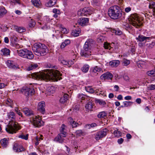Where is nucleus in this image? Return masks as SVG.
<instances>
[{"mask_svg": "<svg viewBox=\"0 0 155 155\" xmlns=\"http://www.w3.org/2000/svg\"><path fill=\"white\" fill-rule=\"evenodd\" d=\"M62 74L58 70L45 69L41 72L35 73L32 74V78L38 80H43L46 81H57L62 79Z\"/></svg>", "mask_w": 155, "mask_h": 155, "instance_id": "nucleus-1", "label": "nucleus"}, {"mask_svg": "<svg viewBox=\"0 0 155 155\" xmlns=\"http://www.w3.org/2000/svg\"><path fill=\"white\" fill-rule=\"evenodd\" d=\"M7 117L11 120L9 121L6 130L8 133L11 134L15 133L19 130L18 123L15 121V113L13 111H10L7 113Z\"/></svg>", "mask_w": 155, "mask_h": 155, "instance_id": "nucleus-2", "label": "nucleus"}, {"mask_svg": "<svg viewBox=\"0 0 155 155\" xmlns=\"http://www.w3.org/2000/svg\"><path fill=\"white\" fill-rule=\"evenodd\" d=\"M108 14L112 19H117L124 18L125 13L119 6L115 5L110 8L108 11Z\"/></svg>", "mask_w": 155, "mask_h": 155, "instance_id": "nucleus-3", "label": "nucleus"}, {"mask_svg": "<svg viewBox=\"0 0 155 155\" xmlns=\"http://www.w3.org/2000/svg\"><path fill=\"white\" fill-rule=\"evenodd\" d=\"M143 18L136 13L131 14L129 17L130 23L136 28H138L142 25V21Z\"/></svg>", "mask_w": 155, "mask_h": 155, "instance_id": "nucleus-4", "label": "nucleus"}, {"mask_svg": "<svg viewBox=\"0 0 155 155\" xmlns=\"http://www.w3.org/2000/svg\"><path fill=\"white\" fill-rule=\"evenodd\" d=\"M32 50L35 54L38 56L44 55L48 51L47 46L41 43L35 44L32 47Z\"/></svg>", "mask_w": 155, "mask_h": 155, "instance_id": "nucleus-5", "label": "nucleus"}, {"mask_svg": "<svg viewBox=\"0 0 155 155\" xmlns=\"http://www.w3.org/2000/svg\"><path fill=\"white\" fill-rule=\"evenodd\" d=\"M17 52L19 56L31 60L34 58L32 52L26 49L18 50Z\"/></svg>", "mask_w": 155, "mask_h": 155, "instance_id": "nucleus-6", "label": "nucleus"}, {"mask_svg": "<svg viewBox=\"0 0 155 155\" xmlns=\"http://www.w3.org/2000/svg\"><path fill=\"white\" fill-rule=\"evenodd\" d=\"M30 121L31 124L36 127H39L44 124V123L41 120V118L35 115L30 117Z\"/></svg>", "mask_w": 155, "mask_h": 155, "instance_id": "nucleus-7", "label": "nucleus"}, {"mask_svg": "<svg viewBox=\"0 0 155 155\" xmlns=\"http://www.w3.org/2000/svg\"><path fill=\"white\" fill-rule=\"evenodd\" d=\"M108 131L107 129L105 128L96 132L95 134V140H102V138L106 136Z\"/></svg>", "mask_w": 155, "mask_h": 155, "instance_id": "nucleus-8", "label": "nucleus"}, {"mask_svg": "<svg viewBox=\"0 0 155 155\" xmlns=\"http://www.w3.org/2000/svg\"><path fill=\"white\" fill-rule=\"evenodd\" d=\"M81 56L87 58L91 55V51L90 47L86 44L84 45L83 48L81 50Z\"/></svg>", "mask_w": 155, "mask_h": 155, "instance_id": "nucleus-9", "label": "nucleus"}, {"mask_svg": "<svg viewBox=\"0 0 155 155\" xmlns=\"http://www.w3.org/2000/svg\"><path fill=\"white\" fill-rule=\"evenodd\" d=\"M103 66L102 65H101V66H95L92 68V71H91V75L93 77L97 76L98 74L97 72H103Z\"/></svg>", "mask_w": 155, "mask_h": 155, "instance_id": "nucleus-10", "label": "nucleus"}, {"mask_svg": "<svg viewBox=\"0 0 155 155\" xmlns=\"http://www.w3.org/2000/svg\"><path fill=\"white\" fill-rule=\"evenodd\" d=\"M22 92L26 96H31L34 94L35 93L34 89L32 87H25L23 89Z\"/></svg>", "mask_w": 155, "mask_h": 155, "instance_id": "nucleus-11", "label": "nucleus"}, {"mask_svg": "<svg viewBox=\"0 0 155 155\" xmlns=\"http://www.w3.org/2000/svg\"><path fill=\"white\" fill-rule=\"evenodd\" d=\"M91 14V11L88 8L85 7L81 10L79 11L78 12V15L81 16H88Z\"/></svg>", "mask_w": 155, "mask_h": 155, "instance_id": "nucleus-12", "label": "nucleus"}, {"mask_svg": "<svg viewBox=\"0 0 155 155\" xmlns=\"http://www.w3.org/2000/svg\"><path fill=\"white\" fill-rule=\"evenodd\" d=\"M89 19L87 18H81L77 21V24L79 25L84 26L87 25L88 23Z\"/></svg>", "mask_w": 155, "mask_h": 155, "instance_id": "nucleus-13", "label": "nucleus"}, {"mask_svg": "<svg viewBox=\"0 0 155 155\" xmlns=\"http://www.w3.org/2000/svg\"><path fill=\"white\" fill-rule=\"evenodd\" d=\"M22 110L27 116L31 117H32L35 115L34 114L33 111L30 108L28 107H24L23 108Z\"/></svg>", "mask_w": 155, "mask_h": 155, "instance_id": "nucleus-14", "label": "nucleus"}, {"mask_svg": "<svg viewBox=\"0 0 155 155\" xmlns=\"http://www.w3.org/2000/svg\"><path fill=\"white\" fill-rule=\"evenodd\" d=\"M58 60V61L63 64L68 65L69 66L73 64L72 61H67L66 60L64 59L62 56H60L59 57Z\"/></svg>", "mask_w": 155, "mask_h": 155, "instance_id": "nucleus-15", "label": "nucleus"}, {"mask_svg": "<svg viewBox=\"0 0 155 155\" xmlns=\"http://www.w3.org/2000/svg\"><path fill=\"white\" fill-rule=\"evenodd\" d=\"M13 149L16 152H20L25 151V149L23 146L18 143H15L13 146Z\"/></svg>", "mask_w": 155, "mask_h": 155, "instance_id": "nucleus-16", "label": "nucleus"}, {"mask_svg": "<svg viewBox=\"0 0 155 155\" xmlns=\"http://www.w3.org/2000/svg\"><path fill=\"white\" fill-rule=\"evenodd\" d=\"M45 103L43 101L39 102L38 104V110L43 114H44L45 112Z\"/></svg>", "mask_w": 155, "mask_h": 155, "instance_id": "nucleus-17", "label": "nucleus"}, {"mask_svg": "<svg viewBox=\"0 0 155 155\" xmlns=\"http://www.w3.org/2000/svg\"><path fill=\"white\" fill-rule=\"evenodd\" d=\"M113 77V74L107 72L102 75L101 76V78L103 79H110L111 80Z\"/></svg>", "mask_w": 155, "mask_h": 155, "instance_id": "nucleus-18", "label": "nucleus"}, {"mask_svg": "<svg viewBox=\"0 0 155 155\" xmlns=\"http://www.w3.org/2000/svg\"><path fill=\"white\" fill-rule=\"evenodd\" d=\"M6 64L8 67L10 68L13 69L19 68L17 64L15 65L12 61L8 60L7 61Z\"/></svg>", "mask_w": 155, "mask_h": 155, "instance_id": "nucleus-19", "label": "nucleus"}, {"mask_svg": "<svg viewBox=\"0 0 155 155\" xmlns=\"http://www.w3.org/2000/svg\"><path fill=\"white\" fill-rule=\"evenodd\" d=\"M151 38L150 37L145 36L143 35H140L138 37L136 38V39L138 41L143 42L147 40H149Z\"/></svg>", "mask_w": 155, "mask_h": 155, "instance_id": "nucleus-20", "label": "nucleus"}, {"mask_svg": "<svg viewBox=\"0 0 155 155\" xmlns=\"http://www.w3.org/2000/svg\"><path fill=\"white\" fill-rule=\"evenodd\" d=\"M65 137L62 136V135L59 134L54 138V141L60 143H62L64 140Z\"/></svg>", "mask_w": 155, "mask_h": 155, "instance_id": "nucleus-21", "label": "nucleus"}, {"mask_svg": "<svg viewBox=\"0 0 155 155\" xmlns=\"http://www.w3.org/2000/svg\"><path fill=\"white\" fill-rule=\"evenodd\" d=\"M0 144L3 148H6L8 144V139L4 138L0 141Z\"/></svg>", "mask_w": 155, "mask_h": 155, "instance_id": "nucleus-22", "label": "nucleus"}, {"mask_svg": "<svg viewBox=\"0 0 155 155\" xmlns=\"http://www.w3.org/2000/svg\"><path fill=\"white\" fill-rule=\"evenodd\" d=\"M81 30L80 28H78L77 29H74L72 31L71 35L74 37H76L79 35L81 33Z\"/></svg>", "mask_w": 155, "mask_h": 155, "instance_id": "nucleus-23", "label": "nucleus"}, {"mask_svg": "<svg viewBox=\"0 0 155 155\" xmlns=\"http://www.w3.org/2000/svg\"><path fill=\"white\" fill-rule=\"evenodd\" d=\"M65 125L64 124L62 125L60 129V133H59V134L62 135V136L64 137H66L67 134V133L65 131Z\"/></svg>", "mask_w": 155, "mask_h": 155, "instance_id": "nucleus-24", "label": "nucleus"}, {"mask_svg": "<svg viewBox=\"0 0 155 155\" xmlns=\"http://www.w3.org/2000/svg\"><path fill=\"white\" fill-rule=\"evenodd\" d=\"M48 2L46 3L45 6L48 7H50L53 6L56 4L57 0H48Z\"/></svg>", "mask_w": 155, "mask_h": 155, "instance_id": "nucleus-25", "label": "nucleus"}, {"mask_svg": "<svg viewBox=\"0 0 155 155\" xmlns=\"http://www.w3.org/2000/svg\"><path fill=\"white\" fill-rule=\"evenodd\" d=\"M31 2L35 6L38 8L41 7V2L40 0H31Z\"/></svg>", "mask_w": 155, "mask_h": 155, "instance_id": "nucleus-26", "label": "nucleus"}, {"mask_svg": "<svg viewBox=\"0 0 155 155\" xmlns=\"http://www.w3.org/2000/svg\"><path fill=\"white\" fill-rule=\"evenodd\" d=\"M120 61L118 60H113L109 62V65L111 67H117L120 64Z\"/></svg>", "mask_w": 155, "mask_h": 155, "instance_id": "nucleus-27", "label": "nucleus"}, {"mask_svg": "<svg viewBox=\"0 0 155 155\" xmlns=\"http://www.w3.org/2000/svg\"><path fill=\"white\" fill-rule=\"evenodd\" d=\"M7 13V11L4 7H0V18L3 17Z\"/></svg>", "mask_w": 155, "mask_h": 155, "instance_id": "nucleus-28", "label": "nucleus"}, {"mask_svg": "<svg viewBox=\"0 0 155 155\" xmlns=\"http://www.w3.org/2000/svg\"><path fill=\"white\" fill-rule=\"evenodd\" d=\"M68 95L67 94H64L63 96L62 97L60 100V101L62 103H64L68 100Z\"/></svg>", "mask_w": 155, "mask_h": 155, "instance_id": "nucleus-29", "label": "nucleus"}, {"mask_svg": "<svg viewBox=\"0 0 155 155\" xmlns=\"http://www.w3.org/2000/svg\"><path fill=\"white\" fill-rule=\"evenodd\" d=\"M68 120L69 121L70 120V122L72 128L76 127L79 125L78 124L73 120L71 117H70L68 118Z\"/></svg>", "mask_w": 155, "mask_h": 155, "instance_id": "nucleus-30", "label": "nucleus"}, {"mask_svg": "<svg viewBox=\"0 0 155 155\" xmlns=\"http://www.w3.org/2000/svg\"><path fill=\"white\" fill-rule=\"evenodd\" d=\"M1 54L4 55H7L10 54V50L6 48H4L1 51Z\"/></svg>", "mask_w": 155, "mask_h": 155, "instance_id": "nucleus-31", "label": "nucleus"}, {"mask_svg": "<svg viewBox=\"0 0 155 155\" xmlns=\"http://www.w3.org/2000/svg\"><path fill=\"white\" fill-rule=\"evenodd\" d=\"M14 28L16 30L20 33L24 32L25 31V29L23 27H18L16 26H14Z\"/></svg>", "mask_w": 155, "mask_h": 155, "instance_id": "nucleus-32", "label": "nucleus"}, {"mask_svg": "<svg viewBox=\"0 0 155 155\" xmlns=\"http://www.w3.org/2000/svg\"><path fill=\"white\" fill-rule=\"evenodd\" d=\"M70 43V41L69 39L65 40L64 42H63L61 45L60 47L61 48H64L66 46Z\"/></svg>", "mask_w": 155, "mask_h": 155, "instance_id": "nucleus-33", "label": "nucleus"}, {"mask_svg": "<svg viewBox=\"0 0 155 155\" xmlns=\"http://www.w3.org/2000/svg\"><path fill=\"white\" fill-rule=\"evenodd\" d=\"M93 104L92 102H89L85 106V108L88 110H91L93 107Z\"/></svg>", "mask_w": 155, "mask_h": 155, "instance_id": "nucleus-34", "label": "nucleus"}, {"mask_svg": "<svg viewBox=\"0 0 155 155\" xmlns=\"http://www.w3.org/2000/svg\"><path fill=\"white\" fill-rule=\"evenodd\" d=\"M77 97L79 100H81V101H82L83 100L86 99L88 97L83 94H79L78 95Z\"/></svg>", "mask_w": 155, "mask_h": 155, "instance_id": "nucleus-35", "label": "nucleus"}, {"mask_svg": "<svg viewBox=\"0 0 155 155\" xmlns=\"http://www.w3.org/2000/svg\"><path fill=\"white\" fill-rule=\"evenodd\" d=\"M113 33H114L116 35H120L122 34V32L118 29H113L111 30Z\"/></svg>", "mask_w": 155, "mask_h": 155, "instance_id": "nucleus-36", "label": "nucleus"}, {"mask_svg": "<svg viewBox=\"0 0 155 155\" xmlns=\"http://www.w3.org/2000/svg\"><path fill=\"white\" fill-rule=\"evenodd\" d=\"M107 115V113L105 111H102L99 113L97 114V116L98 118H104Z\"/></svg>", "mask_w": 155, "mask_h": 155, "instance_id": "nucleus-37", "label": "nucleus"}, {"mask_svg": "<svg viewBox=\"0 0 155 155\" xmlns=\"http://www.w3.org/2000/svg\"><path fill=\"white\" fill-rule=\"evenodd\" d=\"M38 65L37 64H31L27 68V70L29 71L32 70L33 69H35L38 67Z\"/></svg>", "mask_w": 155, "mask_h": 155, "instance_id": "nucleus-38", "label": "nucleus"}, {"mask_svg": "<svg viewBox=\"0 0 155 155\" xmlns=\"http://www.w3.org/2000/svg\"><path fill=\"white\" fill-rule=\"evenodd\" d=\"M145 64V62L141 60L139 61L137 63L138 67L140 68H141L144 67Z\"/></svg>", "mask_w": 155, "mask_h": 155, "instance_id": "nucleus-39", "label": "nucleus"}, {"mask_svg": "<svg viewBox=\"0 0 155 155\" xmlns=\"http://www.w3.org/2000/svg\"><path fill=\"white\" fill-rule=\"evenodd\" d=\"M6 104L11 107H13V101L10 99H8L5 101Z\"/></svg>", "mask_w": 155, "mask_h": 155, "instance_id": "nucleus-40", "label": "nucleus"}, {"mask_svg": "<svg viewBox=\"0 0 155 155\" xmlns=\"http://www.w3.org/2000/svg\"><path fill=\"white\" fill-rule=\"evenodd\" d=\"M85 90L87 92L91 94L95 92V91L93 89L92 87L90 86H88L87 87H85Z\"/></svg>", "mask_w": 155, "mask_h": 155, "instance_id": "nucleus-41", "label": "nucleus"}, {"mask_svg": "<svg viewBox=\"0 0 155 155\" xmlns=\"http://www.w3.org/2000/svg\"><path fill=\"white\" fill-rule=\"evenodd\" d=\"M104 47L106 49H108L110 50L113 49V48L111 47L110 44L107 42H104Z\"/></svg>", "mask_w": 155, "mask_h": 155, "instance_id": "nucleus-42", "label": "nucleus"}, {"mask_svg": "<svg viewBox=\"0 0 155 155\" xmlns=\"http://www.w3.org/2000/svg\"><path fill=\"white\" fill-rule=\"evenodd\" d=\"M28 134H21L19 135L18 137L22 139L27 140L28 139Z\"/></svg>", "mask_w": 155, "mask_h": 155, "instance_id": "nucleus-43", "label": "nucleus"}, {"mask_svg": "<svg viewBox=\"0 0 155 155\" xmlns=\"http://www.w3.org/2000/svg\"><path fill=\"white\" fill-rule=\"evenodd\" d=\"M114 134L115 137L118 138L121 136L122 133L120 131H119L118 130H115L114 132Z\"/></svg>", "mask_w": 155, "mask_h": 155, "instance_id": "nucleus-44", "label": "nucleus"}, {"mask_svg": "<svg viewBox=\"0 0 155 155\" xmlns=\"http://www.w3.org/2000/svg\"><path fill=\"white\" fill-rule=\"evenodd\" d=\"M59 27L61 33L67 34L68 33V32L66 28H64L62 25H60Z\"/></svg>", "mask_w": 155, "mask_h": 155, "instance_id": "nucleus-45", "label": "nucleus"}, {"mask_svg": "<svg viewBox=\"0 0 155 155\" xmlns=\"http://www.w3.org/2000/svg\"><path fill=\"white\" fill-rule=\"evenodd\" d=\"M89 68V66L87 64H85L82 68V70L83 72L86 73L88 71Z\"/></svg>", "mask_w": 155, "mask_h": 155, "instance_id": "nucleus-46", "label": "nucleus"}, {"mask_svg": "<svg viewBox=\"0 0 155 155\" xmlns=\"http://www.w3.org/2000/svg\"><path fill=\"white\" fill-rule=\"evenodd\" d=\"M93 41H94L93 39H88L86 41L84 45L86 44L89 47H90V46H91V45L93 42Z\"/></svg>", "mask_w": 155, "mask_h": 155, "instance_id": "nucleus-47", "label": "nucleus"}, {"mask_svg": "<svg viewBox=\"0 0 155 155\" xmlns=\"http://www.w3.org/2000/svg\"><path fill=\"white\" fill-rule=\"evenodd\" d=\"M122 63L124 66H127L130 63V60L124 58L123 60Z\"/></svg>", "mask_w": 155, "mask_h": 155, "instance_id": "nucleus-48", "label": "nucleus"}, {"mask_svg": "<svg viewBox=\"0 0 155 155\" xmlns=\"http://www.w3.org/2000/svg\"><path fill=\"white\" fill-rule=\"evenodd\" d=\"M84 132L81 130H77L75 132V134L77 136H81L83 134Z\"/></svg>", "mask_w": 155, "mask_h": 155, "instance_id": "nucleus-49", "label": "nucleus"}, {"mask_svg": "<svg viewBox=\"0 0 155 155\" xmlns=\"http://www.w3.org/2000/svg\"><path fill=\"white\" fill-rule=\"evenodd\" d=\"M133 102H132L130 101H124L123 102V103L124 105V106L125 107H127L128 106H130L132 104Z\"/></svg>", "mask_w": 155, "mask_h": 155, "instance_id": "nucleus-50", "label": "nucleus"}, {"mask_svg": "<svg viewBox=\"0 0 155 155\" xmlns=\"http://www.w3.org/2000/svg\"><path fill=\"white\" fill-rule=\"evenodd\" d=\"M155 45V43L152 42L151 43L147 44H146L147 47L149 49L152 48Z\"/></svg>", "mask_w": 155, "mask_h": 155, "instance_id": "nucleus-51", "label": "nucleus"}, {"mask_svg": "<svg viewBox=\"0 0 155 155\" xmlns=\"http://www.w3.org/2000/svg\"><path fill=\"white\" fill-rule=\"evenodd\" d=\"M147 74L149 76H155V70H152L147 72Z\"/></svg>", "mask_w": 155, "mask_h": 155, "instance_id": "nucleus-52", "label": "nucleus"}, {"mask_svg": "<svg viewBox=\"0 0 155 155\" xmlns=\"http://www.w3.org/2000/svg\"><path fill=\"white\" fill-rule=\"evenodd\" d=\"M97 101L100 105H104L106 104L105 101L100 99H97Z\"/></svg>", "mask_w": 155, "mask_h": 155, "instance_id": "nucleus-53", "label": "nucleus"}, {"mask_svg": "<svg viewBox=\"0 0 155 155\" xmlns=\"http://www.w3.org/2000/svg\"><path fill=\"white\" fill-rule=\"evenodd\" d=\"M149 8H155V2H151L149 3Z\"/></svg>", "mask_w": 155, "mask_h": 155, "instance_id": "nucleus-54", "label": "nucleus"}, {"mask_svg": "<svg viewBox=\"0 0 155 155\" xmlns=\"http://www.w3.org/2000/svg\"><path fill=\"white\" fill-rule=\"evenodd\" d=\"M35 21L32 19L30 21L29 23V26L30 27H34L35 25Z\"/></svg>", "mask_w": 155, "mask_h": 155, "instance_id": "nucleus-55", "label": "nucleus"}, {"mask_svg": "<svg viewBox=\"0 0 155 155\" xmlns=\"http://www.w3.org/2000/svg\"><path fill=\"white\" fill-rule=\"evenodd\" d=\"M53 12L54 13L58 15H60L61 14V12L59 10L56 8H54L53 9Z\"/></svg>", "mask_w": 155, "mask_h": 155, "instance_id": "nucleus-56", "label": "nucleus"}, {"mask_svg": "<svg viewBox=\"0 0 155 155\" xmlns=\"http://www.w3.org/2000/svg\"><path fill=\"white\" fill-rule=\"evenodd\" d=\"M15 110L19 116H21V117H22V114L20 112V111L18 109L17 107L15 108Z\"/></svg>", "mask_w": 155, "mask_h": 155, "instance_id": "nucleus-57", "label": "nucleus"}, {"mask_svg": "<svg viewBox=\"0 0 155 155\" xmlns=\"http://www.w3.org/2000/svg\"><path fill=\"white\" fill-rule=\"evenodd\" d=\"M148 87L150 90H154L155 89V85L151 84Z\"/></svg>", "mask_w": 155, "mask_h": 155, "instance_id": "nucleus-58", "label": "nucleus"}, {"mask_svg": "<svg viewBox=\"0 0 155 155\" xmlns=\"http://www.w3.org/2000/svg\"><path fill=\"white\" fill-rule=\"evenodd\" d=\"M87 127L90 126V127H95L97 126V124H96L93 123H92L91 124H87L86 125Z\"/></svg>", "mask_w": 155, "mask_h": 155, "instance_id": "nucleus-59", "label": "nucleus"}, {"mask_svg": "<svg viewBox=\"0 0 155 155\" xmlns=\"http://www.w3.org/2000/svg\"><path fill=\"white\" fill-rule=\"evenodd\" d=\"M124 140V139L121 138L118 140L117 142L119 144H121L123 143Z\"/></svg>", "mask_w": 155, "mask_h": 155, "instance_id": "nucleus-60", "label": "nucleus"}, {"mask_svg": "<svg viewBox=\"0 0 155 155\" xmlns=\"http://www.w3.org/2000/svg\"><path fill=\"white\" fill-rule=\"evenodd\" d=\"M35 140H36L37 141L35 143V144L36 146H37L38 144V141L40 140V138H38L37 137H35Z\"/></svg>", "mask_w": 155, "mask_h": 155, "instance_id": "nucleus-61", "label": "nucleus"}, {"mask_svg": "<svg viewBox=\"0 0 155 155\" xmlns=\"http://www.w3.org/2000/svg\"><path fill=\"white\" fill-rule=\"evenodd\" d=\"M131 9L130 7H127L125 9V11L126 12H128L131 10Z\"/></svg>", "mask_w": 155, "mask_h": 155, "instance_id": "nucleus-62", "label": "nucleus"}, {"mask_svg": "<svg viewBox=\"0 0 155 155\" xmlns=\"http://www.w3.org/2000/svg\"><path fill=\"white\" fill-rule=\"evenodd\" d=\"M7 85L3 83H0V89H2L5 87Z\"/></svg>", "mask_w": 155, "mask_h": 155, "instance_id": "nucleus-63", "label": "nucleus"}, {"mask_svg": "<svg viewBox=\"0 0 155 155\" xmlns=\"http://www.w3.org/2000/svg\"><path fill=\"white\" fill-rule=\"evenodd\" d=\"M13 2L14 3H17L20 5L21 4V2L20 0H13Z\"/></svg>", "mask_w": 155, "mask_h": 155, "instance_id": "nucleus-64", "label": "nucleus"}]
</instances>
